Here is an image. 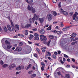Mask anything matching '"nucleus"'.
Returning a JSON list of instances; mask_svg holds the SVG:
<instances>
[{"label":"nucleus","instance_id":"obj_34","mask_svg":"<svg viewBox=\"0 0 78 78\" xmlns=\"http://www.w3.org/2000/svg\"><path fill=\"white\" fill-rule=\"evenodd\" d=\"M66 68H70V65H67L66 66Z\"/></svg>","mask_w":78,"mask_h":78},{"label":"nucleus","instance_id":"obj_33","mask_svg":"<svg viewBox=\"0 0 78 78\" xmlns=\"http://www.w3.org/2000/svg\"><path fill=\"white\" fill-rule=\"evenodd\" d=\"M51 30V26H49L48 28L47 29V30Z\"/></svg>","mask_w":78,"mask_h":78},{"label":"nucleus","instance_id":"obj_54","mask_svg":"<svg viewBox=\"0 0 78 78\" xmlns=\"http://www.w3.org/2000/svg\"><path fill=\"white\" fill-rule=\"evenodd\" d=\"M28 43L29 44H32V42H30L29 41H28Z\"/></svg>","mask_w":78,"mask_h":78},{"label":"nucleus","instance_id":"obj_26","mask_svg":"<svg viewBox=\"0 0 78 78\" xmlns=\"http://www.w3.org/2000/svg\"><path fill=\"white\" fill-rule=\"evenodd\" d=\"M12 47V46L11 45H8L7 46V48L8 49H10Z\"/></svg>","mask_w":78,"mask_h":78},{"label":"nucleus","instance_id":"obj_57","mask_svg":"<svg viewBox=\"0 0 78 78\" xmlns=\"http://www.w3.org/2000/svg\"><path fill=\"white\" fill-rule=\"evenodd\" d=\"M21 69H24V67L23 66H21Z\"/></svg>","mask_w":78,"mask_h":78},{"label":"nucleus","instance_id":"obj_40","mask_svg":"<svg viewBox=\"0 0 78 78\" xmlns=\"http://www.w3.org/2000/svg\"><path fill=\"white\" fill-rule=\"evenodd\" d=\"M44 67L45 66H42L41 67V70L42 71H44Z\"/></svg>","mask_w":78,"mask_h":78},{"label":"nucleus","instance_id":"obj_8","mask_svg":"<svg viewBox=\"0 0 78 78\" xmlns=\"http://www.w3.org/2000/svg\"><path fill=\"white\" fill-rule=\"evenodd\" d=\"M33 0H30V1L28 2V0H26V1L28 3H29V4H30L31 5H33V4H31L32 3H33Z\"/></svg>","mask_w":78,"mask_h":78},{"label":"nucleus","instance_id":"obj_29","mask_svg":"<svg viewBox=\"0 0 78 78\" xmlns=\"http://www.w3.org/2000/svg\"><path fill=\"white\" fill-rule=\"evenodd\" d=\"M23 45V43L21 42H20L19 44V46L20 47H21Z\"/></svg>","mask_w":78,"mask_h":78},{"label":"nucleus","instance_id":"obj_3","mask_svg":"<svg viewBox=\"0 0 78 78\" xmlns=\"http://www.w3.org/2000/svg\"><path fill=\"white\" fill-rule=\"evenodd\" d=\"M34 36H35L34 40H35L36 41H38L39 39V34L35 33L34 34Z\"/></svg>","mask_w":78,"mask_h":78},{"label":"nucleus","instance_id":"obj_4","mask_svg":"<svg viewBox=\"0 0 78 78\" xmlns=\"http://www.w3.org/2000/svg\"><path fill=\"white\" fill-rule=\"evenodd\" d=\"M16 67V64L13 63L9 67V70H12V68H14V67Z\"/></svg>","mask_w":78,"mask_h":78},{"label":"nucleus","instance_id":"obj_30","mask_svg":"<svg viewBox=\"0 0 78 78\" xmlns=\"http://www.w3.org/2000/svg\"><path fill=\"white\" fill-rule=\"evenodd\" d=\"M49 37L50 39H54V37L52 35H49Z\"/></svg>","mask_w":78,"mask_h":78},{"label":"nucleus","instance_id":"obj_23","mask_svg":"<svg viewBox=\"0 0 78 78\" xmlns=\"http://www.w3.org/2000/svg\"><path fill=\"white\" fill-rule=\"evenodd\" d=\"M51 53L49 52V51H48L46 53V56H51Z\"/></svg>","mask_w":78,"mask_h":78},{"label":"nucleus","instance_id":"obj_27","mask_svg":"<svg viewBox=\"0 0 78 78\" xmlns=\"http://www.w3.org/2000/svg\"><path fill=\"white\" fill-rule=\"evenodd\" d=\"M8 65L7 64H4L3 66L2 67H4V68H5V67H8Z\"/></svg>","mask_w":78,"mask_h":78},{"label":"nucleus","instance_id":"obj_12","mask_svg":"<svg viewBox=\"0 0 78 78\" xmlns=\"http://www.w3.org/2000/svg\"><path fill=\"white\" fill-rule=\"evenodd\" d=\"M32 8H33V7H30V5H28V6L27 7V9L29 11H31Z\"/></svg>","mask_w":78,"mask_h":78},{"label":"nucleus","instance_id":"obj_61","mask_svg":"<svg viewBox=\"0 0 78 78\" xmlns=\"http://www.w3.org/2000/svg\"><path fill=\"white\" fill-rule=\"evenodd\" d=\"M67 61H68V62H70V59H69V58H68L67 59Z\"/></svg>","mask_w":78,"mask_h":78},{"label":"nucleus","instance_id":"obj_13","mask_svg":"<svg viewBox=\"0 0 78 78\" xmlns=\"http://www.w3.org/2000/svg\"><path fill=\"white\" fill-rule=\"evenodd\" d=\"M31 67V64H29V65L27 67L26 70H28L29 69H30V68Z\"/></svg>","mask_w":78,"mask_h":78},{"label":"nucleus","instance_id":"obj_16","mask_svg":"<svg viewBox=\"0 0 78 78\" xmlns=\"http://www.w3.org/2000/svg\"><path fill=\"white\" fill-rule=\"evenodd\" d=\"M66 78H70V75L68 74H66L65 75Z\"/></svg>","mask_w":78,"mask_h":78},{"label":"nucleus","instance_id":"obj_31","mask_svg":"<svg viewBox=\"0 0 78 78\" xmlns=\"http://www.w3.org/2000/svg\"><path fill=\"white\" fill-rule=\"evenodd\" d=\"M59 11H60V12H62L63 13V12H64L63 9H62V8H61L60 9Z\"/></svg>","mask_w":78,"mask_h":78},{"label":"nucleus","instance_id":"obj_47","mask_svg":"<svg viewBox=\"0 0 78 78\" xmlns=\"http://www.w3.org/2000/svg\"><path fill=\"white\" fill-rule=\"evenodd\" d=\"M57 0H53L52 2H53V3H56V2H57Z\"/></svg>","mask_w":78,"mask_h":78},{"label":"nucleus","instance_id":"obj_56","mask_svg":"<svg viewBox=\"0 0 78 78\" xmlns=\"http://www.w3.org/2000/svg\"><path fill=\"white\" fill-rule=\"evenodd\" d=\"M20 73V72H16V74L17 75H18V74H19Z\"/></svg>","mask_w":78,"mask_h":78},{"label":"nucleus","instance_id":"obj_42","mask_svg":"<svg viewBox=\"0 0 78 78\" xmlns=\"http://www.w3.org/2000/svg\"><path fill=\"white\" fill-rule=\"evenodd\" d=\"M33 72V71H30L28 72L29 74H31Z\"/></svg>","mask_w":78,"mask_h":78},{"label":"nucleus","instance_id":"obj_14","mask_svg":"<svg viewBox=\"0 0 78 78\" xmlns=\"http://www.w3.org/2000/svg\"><path fill=\"white\" fill-rule=\"evenodd\" d=\"M30 27H31V24H28L25 26V27L26 28H28Z\"/></svg>","mask_w":78,"mask_h":78},{"label":"nucleus","instance_id":"obj_64","mask_svg":"<svg viewBox=\"0 0 78 78\" xmlns=\"http://www.w3.org/2000/svg\"><path fill=\"white\" fill-rule=\"evenodd\" d=\"M45 50H44V49H43V50H42V52H43V53H45Z\"/></svg>","mask_w":78,"mask_h":78},{"label":"nucleus","instance_id":"obj_6","mask_svg":"<svg viewBox=\"0 0 78 78\" xmlns=\"http://www.w3.org/2000/svg\"><path fill=\"white\" fill-rule=\"evenodd\" d=\"M17 50L19 52L21 51H22V48L19 47H17L15 50V51H17Z\"/></svg>","mask_w":78,"mask_h":78},{"label":"nucleus","instance_id":"obj_49","mask_svg":"<svg viewBox=\"0 0 78 78\" xmlns=\"http://www.w3.org/2000/svg\"><path fill=\"white\" fill-rule=\"evenodd\" d=\"M53 58H54V59H56V56L55 55H53Z\"/></svg>","mask_w":78,"mask_h":78},{"label":"nucleus","instance_id":"obj_48","mask_svg":"<svg viewBox=\"0 0 78 78\" xmlns=\"http://www.w3.org/2000/svg\"><path fill=\"white\" fill-rule=\"evenodd\" d=\"M60 27H64V24L62 23L60 25Z\"/></svg>","mask_w":78,"mask_h":78},{"label":"nucleus","instance_id":"obj_60","mask_svg":"<svg viewBox=\"0 0 78 78\" xmlns=\"http://www.w3.org/2000/svg\"><path fill=\"white\" fill-rule=\"evenodd\" d=\"M28 32H27L25 33V35H28Z\"/></svg>","mask_w":78,"mask_h":78},{"label":"nucleus","instance_id":"obj_7","mask_svg":"<svg viewBox=\"0 0 78 78\" xmlns=\"http://www.w3.org/2000/svg\"><path fill=\"white\" fill-rule=\"evenodd\" d=\"M7 28L9 31H12V29H11V27L9 25H7Z\"/></svg>","mask_w":78,"mask_h":78},{"label":"nucleus","instance_id":"obj_46","mask_svg":"<svg viewBox=\"0 0 78 78\" xmlns=\"http://www.w3.org/2000/svg\"><path fill=\"white\" fill-rule=\"evenodd\" d=\"M50 44V41H49L48 42V43H47L48 46H49Z\"/></svg>","mask_w":78,"mask_h":78},{"label":"nucleus","instance_id":"obj_28","mask_svg":"<svg viewBox=\"0 0 78 78\" xmlns=\"http://www.w3.org/2000/svg\"><path fill=\"white\" fill-rule=\"evenodd\" d=\"M10 22H11V25H12V26L13 27H14V25L13 23V22H12V20H11L10 21Z\"/></svg>","mask_w":78,"mask_h":78},{"label":"nucleus","instance_id":"obj_45","mask_svg":"<svg viewBox=\"0 0 78 78\" xmlns=\"http://www.w3.org/2000/svg\"><path fill=\"white\" fill-rule=\"evenodd\" d=\"M3 62L2 61V60L0 61V64H1V65L3 64Z\"/></svg>","mask_w":78,"mask_h":78},{"label":"nucleus","instance_id":"obj_25","mask_svg":"<svg viewBox=\"0 0 78 78\" xmlns=\"http://www.w3.org/2000/svg\"><path fill=\"white\" fill-rule=\"evenodd\" d=\"M57 34H58V35H59L62 33V31H58L57 32Z\"/></svg>","mask_w":78,"mask_h":78},{"label":"nucleus","instance_id":"obj_51","mask_svg":"<svg viewBox=\"0 0 78 78\" xmlns=\"http://www.w3.org/2000/svg\"><path fill=\"white\" fill-rule=\"evenodd\" d=\"M78 40V38H76L75 39L73 40V41H77V40Z\"/></svg>","mask_w":78,"mask_h":78},{"label":"nucleus","instance_id":"obj_11","mask_svg":"<svg viewBox=\"0 0 78 78\" xmlns=\"http://www.w3.org/2000/svg\"><path fill=\"white\" fill-rule=\"evenodd\" d=\"M72 35H70L71 37H75L76 36V34L75 33H72Z\"/></svg>","mask_w":78,"mask_h":78},{"label":"nucleus","instance_id":"obj_18","mask_svg":"<svg viewBox=\"0 0 78 78\" xmlns=\"http://www.w3.org/2000/svg\"><path fill=\"white\" fill-rule=\"evenodd\" d=\"M21 69H22V68H21V67H20V66L16 68V70H20Z\"/></svg>","mask_w":78,"mask_h":78},{"label":"nucleus","instance_id":"obj_21","mask_svg":"<svg viewBox=\"0 0 78 78\" xmlns=\"http://www.w3.org/2000/svg\"><path fill=\"white\" fill-rule=\"evenodd\" d=\"M78 41H76L75 42H73L71 43V44L72 45H75L76 44H77V43H78Z\"/></svg>","mask_w":78,"mask_h":78},{"label":"nucleus","instance_id":"obj_53","mask_svg":"<svg viewBox=\"0 0 78 78\" xmlns=\"http://www.w3.org/2000/svg\"><path fill=\"white\" fill-rule=\"evenodd\" d=\"M71 59L73 62H75V59L73 58H71Z\"/></svg>","mask_w":78,"mask_h":78},{"label":"nucleus","instance_id":"obj_43","mask_svg":"<svg viewBox=\"0 0 78 78\" xmlns=\"http://www.w3.org/2000/svg\"><path fill=\"white\" fill-rule=\"evenodd\" d=\"M60 62H61L62 64H64V62L62 60H60Z\"/></svg>","mask_w":78,"mask_h":78},{"label":"nucleus","instance_id":"obj_50","mask_svg":"<svg viewBox=\"0 0 78 78\" xmlns=\"http://www.w3.org/2000/svg\"><path fill=\"white\" fill-rule=\"evenodd\" d=\"M73 12L70 13H69V16H72V15H73Z\"/></svg>","mask_w":78,"mask_h":78},{"label":"nucleus","instance_id":"obj_58","mask_svg":"<svg viewBox=\"0 0 78 78\" xmlns=\"http://www.w3.org/2000/svg\"><path fill=\"white\" fill-rule=\"evenodd\" d=\"M35 45H37V46H39V43H35Z\"/></svg>","mask_w":78,"mask_h":78},{"label":"nucleus","instance_id":"obj_41","mask_svg":"<svg viewBox=\"0 0 78 78\" xmlns=\"http://www.w3.org/2000/svg\"><path fill=\"white\" fill-rule=\"evenodd\" d=\"M65 27L68 30H69V28H70V27L69 26H66Z\"/></svg>","mask_w":78,"mask_h":78},{"label":"nucleus","instance_id":"obj_10","mask_svg":"<svg viewBox=\"0 0 78 78\" xmlns=\"http://www.w3.org/2000/svg\"><path fill=\"white\" fill-rule=\"evenodd\" d=\"M45 33V30H41L40 31V34H44Z\"/></svg>","mask_w":78,"mask_h":78},{"label":"nucleus","instance_id":"obj_9","mask_svg":"<svg viewBox=\"0 0 78 78\" xmlns=\"http://www.w3.org/2000/svg\"><path fill=\"white\" fill-rule=\"evenodd\" d=\"M15 29H16L17 30H19V25L16 24L15 25Z\"/></svg>","mask_w":78,"mask_h":78},{"label":"nucleus","instance_id":"obj_32","mask_svg":"<svg viewBox=\"0 0 78 78\" xmlns=\"http://www.w3.org/2000/svg\"><path fill=\"white\" fill-rule=\"evenodd\" d=\"M68 29L65 27V28H63L62 29V31H67V30Z\"/></svg>","mask_w":78,"mask_h":78},{"label":"nucleus","instance_id":"obj_38","mask_svg":"<svg viewBox=\"0 0 78 78\" xmlns=\"http://www.w3.org/2000/svg\"><path fill=\"white\" fill-rule=\"evenodd\" d=\"M32 30H33V31H37V28L32 29Z\"/></svg>","mask_w":78,"mask_h":78},{"label":"nucleus","instance_id":"obj_15","mask_svg":"<svg viewBox=\"0 0 78 78\" xmlns=\"http://www.w3.org/2000/svg\"><path fill=\"white\" fill-rule=\"evenodd\" d=\"M5 44H6L7 45V44H8V45H10V44H11V43H10V42L8 41L7 40H6L5 41Z\"/></svg>","mask_w":78,"mask_h":78},{"label":"nucleus","instance_id":"obj_52","mask_svg":"<svg viewBox=\"0 0 78 78\" xmlns=\"http://www.w3.org/2000/svg\"><path fill=\"white\" fill-rule=\"evenodd\" d=\"M36 51H37V52H39L40 50L38 48H37L36 49Z\"/></svg>","mask_w":78,"mask_h":78},{"label":"nucleus","instance_id":"obj_17","mask_svg":"<svg viewBox=\"0 0 78 78\" xmlns=\"http://www.w3.org/2000/svg\"><path fill=\"white\" fill-rule=\"evenodd\" d=\"M3 28H4V30L5 31V32H7V31H8V29H7V27H6L4 26Z\"/></svg>","mask_w":78,"mask_h":78},{"label":"nucleus","instance_id":"obj_5","mask_svg":"<svg viewBox=\"0 0 78 78\" xmlns=\"http://www.w3.org/2000/svg\"><path fill=\"white\" fill-rule=\"evenodd\" d=\"M41 41H43V42H45L47 41V37L46 36H44V37L41 38Z\"/></svg>","mask_w":78,"mask_h":78},{"label":"nucleus","instance_id":"obj_62","mask_svg":"<svg viewBox=\"0 0 78 78\" xmlns=\"http://www.w3.org/2000/svg\"><path fill=\"white\" fill-rule=\"evenodd\" d=\"M34 56L36 57V58H37V54H35L34 55Z\"/></svg>","mask_w":78,"mask_h":78},{"label":"nucleus","instance_id":"obj_44","mask_svg":"<svg viewBox=\"0 0 78 78\" xmlns=\"http://www.w3.org/2000/svg\"><path fill=\"white\" fill-rule=\"evenodd\" d=\"M40 39H41V38H43V37H44V35H40Z\"/></svg>","mask_w":78,"mask_h":78},{"label":"nucleus","instance_id":"obj_36","mask_svg":"<svg viewBox=\"0 0 78 78\" xmlns=\"http://www.w3.org/2000/svg\"><path fill=\"white\" fill-rule=\"evenodd\" d=\"M64 57H65V58H69V56H67V55L66 54H64Z\"/></svg>","mask_w":78,"mask_h":78},{"label":"nucleus","instance_id":"obj_2","mask_svg":"<svg viewBox=\"0 0 78 78\" xmlns=\"http://www.w3.org/2000/svg\"><path fill=\"white\" fill-rule=\"evenodd\" d=\"M46 19L48 20V21H50L52 19V15L50 14H48L47 15Z\"/></svg>","mask_w":78,"mask_h":78},{"label":"nucleus","instance_id":"obj_55","mask_svg":"<svg viewBox=\"0 0 78 78\" xmlns=\"http://www.w3.org/2000/svg\"><path fill=\"white\" fill-rule=\"evenodd\" d=\"M30 37H32V38H33V37H34V36L33 35L30 34Z\"/></svg>","mask_w":78,"mask_h":78},{"label":"nucleus","instance_id":"obj_1","mask_svg":"<svg viewBox=\"0 0 78 78\" xmlns=\"http://www.w3.org/2000/svg\"><path fill=\"white\" fill-rule=\"evenodd\" d=\"M39 19L40 23H43L44 20V19L39 18V15H37L36 14H34V17L32 18V20L34 23L35 20H37Z\"/></svg>","mask_w":78,"mask_h":78},{"label":"nucleus","instance_id":"obj_24","mask_svg":"<svg viewBox=\"0 0 78 78\" xmlns=\"http://www.w3.org/2000/svg\"><path fill=\"white\" fill-rule=\"evenodd\" d=\"M18 36H20V37H24V35L23 34H18Z\"/></svg>","mask_w":78,"mask_h":78},{"label":"nucleus","instance_id":"obj_35","mask_svg":"<svg viewBox=\"0 0 78 78\" xmlns=\"http://www.w3.org/2000/svg\"><path fill=\"white\" fill-rule=\"evenodd\" d=\"M53 15L54 16H56V15H57V13L56 12H54L53 13Z\"/></svg>","mask_w":78,"mask_h":78},{"label":"nucleus","instance_id":"obj_19","mask_svg":"<svg viewBox=\"0 0 78 78\" xmlns=\"http://www.w3.org/2000/svg\"><path fill=\"white\" fill-rule=\"evenodd\" d=\"M36 76V74H32L31 75V78H34Z\"/></svg>","mask_w":78,"mask_h":78},{"label":"nucleus","instance_id":"obj_39","mask_svg":"<svg viewBox=\"0 0 78 78\" xmlns=\"http://www.w3.org/2000/svg\"><path fill=\"white\" fill-rule=\"evenodd\" d=\"M41 65L42 66H44L45 67V64H44V63L43 62H41Z\"/></svg>","mask_w":78,"mask_h":78},{"label":"nucleus","instance_id":"obj_63","mask_svg":"<svg viewBox=\"0 0 78 78\" xmlns=\"http://www.w3.org/2000/svg\"><path fill=\"white\" fill-rule=\"evenodd\" d=\"M0 31L2 32V27H0Z\"/></svg>","mask_w":78,"mask_h":78},{"label":"nucleus","instance_id":"obj_37","mask_svg":"<svg viewBox=\"0 0 78 78\" xmlns=\"http://www.w3.org/2000/svg\"><path fill=\"white\" fill-rule=\"evenodd\" d=\"M57 74L58 76H61V72H58Z\"/></svg>","mask_w":78,"mask_h":78},{"label":"nucleus","instance_id":"obj_59","mask_svg":"<svg viewBox=\"0 0 78 78\" xmlns=\"http://www.w3.org/2000/svg\"><path fill=\"white\" fill-rule=\"evenodd\" d=\"M54 54L55 55H58V53L57 52H54Z\"/></svg>","mask_w":78,"mask_h":78},{"label":"nucleus","instance_id":"obj_22","mask_svg":"<svg viewBox=\"0 0 78 78\" xmlns=\"http://www.w3.org/2000/svg\"><path fill=\"white\" fill-rule=\"evenodd\" d=\"M62 13L63 14H64V15H65V16H67V15H68V12L66 11H63Z\"/></svg>","mask_w":78,"mask_h":78},{"label":"nucleus","instance_id":"obj_20","mask_svg":"<svg viewBox=\"0 0 78 78\" xmlns=\"http://www.w3.org/2000/svg\"><path fill=\"white\" fill-rule=\"evenodd\" d=\"M31 11H32V12L33 13H34V12H36V10L35 9H34L33 7L32 8Z\"/></svg>","mask_w":78,"mask_h":78}]
</instances>
